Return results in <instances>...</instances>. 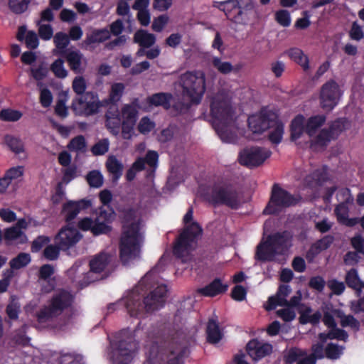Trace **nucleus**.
Returning <instances> with one entry per match:
<instances>
[{
    "mask_svg": "<svg viewBox=\"0 0 364 364\" xmlns=\"http://www.w3.org/2000/svg\"><path fill=\"white\" fill-rule=\"evenodd\" d=\"M119 218L123 224L119 242V257L123 264L139 257L141 252V235L139 225L133 221L136 217V210L130 205L116 207Z\"/></svg>",
    "mask_w": 364,
    "mask_h": 364,
    "instance_id": "nucleus-1",
    "label": "nucleus"
},
{
    "mask_svg": "<svg viewBox=\"0 0 364 364\" xmlns=\"http://www.w3.org/2000/svg\"><path fill=\"white\" fill-rule=\"evenodd\" d=\"M167 287L161 284L143 297L134 291L130 292L124 300V304L132 317L144 318L148 314L159 310L164 306Z\"/></svg>",
    "mask_w": 364,
    "mask_h": 364,
    "instance_id": "nucleus-2",
    "label": "nucleus"
},
{
    "mask_svg": "<svg viewBox=\"0 0 364 364\" xmlns=\"http://www.w3.org/2000/svg\"><path fill=\"white\" fill-rule=\"evenodd\" d=\"M212 125L223 141L231 142L233 134L229 126L234 122V110L231 102L224 95H217L210 103Z\"/></svg>",
    "mask_w": 364,
    "mask_h": 364,
    "instance_id": "nucleus-3",
    "label": "nucleus"
},
{
    "mask_svg": "<svg viewBox=\"0 0 364 364\" xmlns=\"http://www.w3.org/2000/svg\"><path fill=\"white\" fill-rule=\"evenodd\" d=\"M293 233L289 230L268 235L264 242L257 246L255 258L260 262H272L276 255H284L292 247Z\"/></svg>",
    "mask_w": 364,
    "mask_h": 364,
    "instance_id": "nucleus-4",
    "label": "nucleus"
},
{
    "mask_svg": "<svg viewBox=\"0 0 364 364\" xmlns=\"http://www.w3.org/2000/svg\"><path fill=\"white\" fill-rule=\"evenodd\" d=\"M193 218V209L191 207L188 209L183 219L185 227L177 237L173 247V255L181 259L183 262H187L186 257H189V252L203 232L201 226L197 222L191 223Z\"/></svg>",
    "mask_w": 364,
    "mask_h": 364,
    "instance_id": "nucleus-5",
    "label": "nucleus"
},
{
    "mask_svg": "<svg viewBox=\"0 0 364 364\" xmlns=\"http://www.w3.org/2000/svg\"><path fill=\"white\" fill-rule=\"evenodd\" d=\"M203 200L213 207L225 205L232 210H237L241 205V196L235 186L229 183H213L202 193Z\"/></svg>",
    "mask_w": 364,
    "mask_h": 364,
    "instance_id": "nucleus-6",
    "label": "nucleus"
},
{
    "mask_svg": "<svg viewBox=\"0 0 364 364\" xmlns=\"http://www.w3.org/2000/svg\"><path fill=\"white\" fill-rule=\"evenodd\" d=\"M110 359L112 364H129L138 350L139 343L129 329H122L110 342Z\"/></svg>",
    "mask_w": 364,
    "mask_h": 364,
    "instance_id": "nucleus-7",
    "label": "nucleus"
},
{
    "mask_svg": "<svg viewBox=\"0 0 364 364\" xmlns=\"http://www.w3.org/2000/svg\"><path fill=\"white\" fill-rule=\"evenodd\" d=\"M75 296L68 290L59 289L56 290L36 313L37 321L44 323L52 321L73 307Z\"/></svg>",
    "mask_w": 364,
    "mask_h": 364,
    "instance_id": "nucleus-8",
    "label": "nucleus"
},
{
    "mask_svg": "<svg viewBox=\"0 0 364 364\" xmlns=\"http://www.w3.org/2000/svg\"><path fill=\"white\" fill-rule=\"evenodd\" d=\"M154 346L150 350L149 360L151 364H183L184 358L189 354L187 342L172 338L165 349H161L156 354Z\"/></svg>",
    "mask_w": 364,
    "mask_h": 364,
    "instance_id": "nucleus-9",
    "label": "nucleus"
},
{
    "mask_svg": "<svg viewBox=\"0 0 364 364\" xmlns=\"http://www.w3.org/2000/svg\"><path fill=\"white\" fill-rule=\"evenodd\" d=\"M115 216L116 213L112 208L107 210L101 207L95 219L85 217L78 221L77 228L84 232L90 231L94 236L108 235L112 230V223Z\"/></svg>",
    "mask_w": 364,
    "mask_h": 364,
    "instance_id": "nucleus-10",
    "label": "nucleus"
},
{
    "mask_svg": "<svg viewBox=\"0 0 364 364\" xmlns=\"http://www.w3.org/2000/svg\"><path fill=\"white\" fill-rule=\"evenodd\" d=\"M180 85L182 87V96L188 101V107L198 105L205 91V80L203 73L187 71L180 76Z\"/></svg>",
    "mask_w": 364,
    "mask_h": 364,
    "instance_id": "nucleus-11",
    "label": "nucleus"
},
{
    "mask_svg": "<svg viewBox=\"0 0 364 364\" xmlns=\"http://www.w3.org/2000/svg\"><path fill=\"white\" fill-rule=\"evenodd\" d=\"M213 6L223 11L227 18L232 22L242 25L247 23L254 9V4L250 1L245 4H240L239 0L215 1Z\"/></svg>",
    "mask_w": 364,
    "mask_h": 364,
    "instance_id": "nucleus-12",
    "label": "nucleus"
},
{
    "mask_svg": "<svg viewBox=\"0 0 364 364\" xmlns=\"http://www.w3.org/2000/svg\"><path fill=\"white\" fill-rule=\"evenodd\" d=\"M299 202L293 194L282 188L279 183H274L271 188L269 201L263 210L264 215H279L286 208L296 205Z\"/></svg>",
    "mask_w": 364,
    "mask_h": 364,
    "instance_id": "nucleus-13",
    "label": "nucleus"
},
{
    "mask_svg": "<svg viewBox=\"0 0 364 364\" xmlns=\"http://www.w3.org/2000/svg\"><path fill=\"white\" fill-rule=\"evenodd\" d=\"M277 114L262 107L258 112L249 116L247 124L250 129L255 134H262L275 124Z\"/></svg>",
    "mask_w": 364,
    "mask_h": 364,
    "instance_id": "nucleus-14",
    "label": "nucleus"
},
{
    "mask_svg": "<svg viewBox=\"0 0 364 364\" xmlns=\"http://www.w3.org/2000/svg\"><path fill=\"white\" fill-rule=\"evenodd\" d=\"M342 92L334 80L325 82L320 90V105L323 109L330 112L338 104Z\"/></svg>",
    "mask_w": 364,
    "mask_h": 364,
    "instance_id": "nucleus-15",
    "label": "nucleus"
},
{
    "mask_svg": "<svg viewBox=\"0 0 364 364\" xmlns=\"http://www.w3.org/2000/svg\"><path fill=\"white\" fill-rule=\"evenodd\" d=\"M100 106L97 95L92 92H87L83 96L73 99L71 107L75 112L90 116L97 114Z\"/></svg>",
    "mask_w": 364,
    "mask_h": 364,
    "instance_id": "nucleus-16",
    "label": "nucleus"
},
{
    "mask_svg": "<svg viewBox=\"0 0 364 364\" xmlns=\"http://www.w3.org/2000/svg\"><path fill=\"white\" fill-rule=\"evenodd\" d=\"M272 152L267 149L253 146L244 149L240 154V164L247 167H257L270 157Z\"/></svg>",
    "mask_w": 364,
    "mask_h": 364,
    "instance_id": "nucleus-17",
    "label": "nucleus"
},
{
    "mask_svg": "<svg viewBox=\"0 0 364 364\" xmlns=\"http://www.w3.org/2000/svg\"><path fill=\"white\" fill-rule=\"evenodd\" d=\"M82 235L74 228L63 227L55 235V243L60 245L62 251H67L74 247L81 239Z\"/></svg>",
    "mask_w": 364,
    "mask_h": 364,
    "instance_id": "nucleus-18",
    "label": "nucleus"
},
{
    "mask_svg": "<svg viewBox=\"0 0 364 364\" xmlns=\"http://www.w3.org/2000/svg\"><path fill=\"white\" fill-rule=\"evenodd\" d=\"M92 205L91 200L83 198L79 200H68L63 205L61 214L67 223H72L77 215Z\"/></svg>",
    "mask_w": 364,
    "mask_h": 364,
    "instance_id": "nucleus-19",
    "label": "nucleus"
},
{
    "mask_svg": "<svg viewBox=\"0 0 364 364\" xmlns=\"http://www.w3.org/2000/svg\"><path fill=\"white\" fill-rule=\"evenodd\" d=\"M272 346L269 343L259 341L257 339L250 340L246 347L248 355L255 360L262 359L272 352Z\"/></svg>",
    "mask_w": 364,
    "mask_h": 364,
    "instance_id": "nucleus-20",
    "label": "nucleus"
},
{
    "mask_svg": "<svg viewBox=\"0 0 364 364\" xmlns=\"http://www.w3.org/2000/svg\"><path fill=\"white\" fill-rule=\"evenodd\" d=\"M111 260V256L105 252H101L96 256H95L90 261V272H86V274L85 275V283L86 284H90L94 281V279H90V274L92 273H97L100 274L102 272Z\"/></svg>",
    "mask_w": 364,
    "mask_h": 364,
    "instance_id": "nucleus-21",
    "label": "nucleus"
},
{
    "mask_svg": "<svg viewBox=\"0 0 364 364\" xmlns=\"http://www.w3.org/2000/svg\"><path fill=\"white\" fill-rule=\"evenodd\" d=\"M63 58L70 69L75 74H80L82 72V62L83 59L82 53L77 49H71L67 53L60 55Z\"/></svg>",
    "mask_w": 364,
    "mask_h": 364,
    "instance_id": "nucleus-22",
    "label": "nucleus"
},
{
    "mask_svg": "<svg viewBox=\"0 0 364 364\" xmlns=\"http://www.w3.org/2000/svg\"><path fill=\"white\" fill-rule=\"evenodd\" d=\"M228 286L221 282L218 278H215L209 284L204 287L199 288L197 292L204 296L213 297L218 294L225 293L228 290Z\"/></svg>",
    "mask_w": 364,
    "mask_h": 364,
    "instance_id": "nucleus-23",
    "label": "nucleus"
},
{
    "mask_svg": "<svg viewBox=\"0 0 364 364\" xmlns=\"http://www.w3.org/2000/svg\"><path fill=\"white\" fill-rule=\"evenodd\" d=\"M70 41L69 36L67 33L62 31L56 33L53 38L55 48L53 49V54L54 55L60 56L67 53L68 50H71L72 48H68Z\"/></svg>",
    "mask_w": 364,
    "mask_h": 364,
    "instance_id": "nucleus-24",
    "label": "nucleus"
},
{
    "mask_svg": "<svg viewBox=\"0 0 364 364\" xmlns=\"http://www.w3.org/2000/svg\"><path fill=\"white\" fill-rule=\"evenodd\" d=\"M305 117L302 114H297L290 124V139L295 141L300 139L304 132L306 133Z\"/></svg>",
    "mask_w": 364,
    "mask_h": 364,
    "instance_id": "nucleus-25",
    "label": "nucleus"
},
{
    "mask_svg": "<svg viewBox=\"0 0 364 364\" xmlns=\"http://www.w3.org/2000/svg\"><path fill=\"white\" fill-rule=\"evenodd\" d=\"M334 139L331 135V131L327 130L326 128L322 129L318 134L310 141V148L314 151H317L318 149H324L329 142Z\"/></svg>",
    "mask_w": 364,
    "mask_h": 364,
    "instance_id": "nucleus-26",
    "label": "nucleus"
},
{
    "mask_svg": "<svg viewBox=\"0 0 364 364\" xmlns=\"http://www.w3.org/2000/svg\"><path fill=\"white\" fill-rule=\"evenodd\" d=\"M207 341L210 344H216L223 338L218 321L213 318L209 319L206 327Z\"/></svg>",
    "mask_w": 364,
    "mask_h": 364,
    "instance_id": "nucleus-27",
    "label": "nucleus"
},
{
    "mask_svg": "<svg viewBox=\"0 0 364 364\" xmlns=\"http://www.w3.org/2000/svg\"><path fill=\"white\" fill-rule=\"evenodd\" d=\"M111 37L109 30L106 28L94 29L90 34H87L84 43L90 46L94 43H104Z\"/></svg>",
    "mask_w": 364,
    "mask_h": 364,
    "instance_id": "nucleus-28",
    "label": "nucleus"
},
{
    "mask_svg": "<svg viewBox=\"0 0 364 364\" xmlns=\"http://www.w3.org/2000/svg\"><path fill=\"white\" fill-rule=\"evenodd\" d=\"M173 98L172 94L169 92H158L147 97V102L152 106H161L168 109L171 107V101Z\"/></svg>",
    "mask_w": 364,
    "mask_h": 364,
    "instance_id": "nucleus-29",
    "label": "nucleus"
},
{
    "mask_svg": "<svg viewBox=\"0 0 364 364\" xmlns=\"http://www.w3.org/2000/svg\"><path fill=\"white\" fill-rule=\"evenodd\" d=\"M287 54L296 64L299 65L304 72H307L309 67V60L303 50L298 48H291L287 51Z\"/></svg>",
    "mask_w": 364,
    "mask_h": 364,
    "instance_id": "nucleus-30",
    "label": "nucleus"
},
{
    "mask_svg": "<svg viewBox=\"0 0 364 364\" xmlns=\"http://www.w3.org/2000/svg\"><path fill=\"white\" fill-rule=\"evenodd\" d=\"M326 119L325 115L317 114L310 117L306 121L305 120L306 133L309 136H314L317 130L324 124Z\"/></svg>",
    "mask_w": 364,
    "mask_h": 364,
    "instance_id": "nucleus-31",
    "label": "nucleus"
},
{
    "mask_svg": "<svg viewBox=\"0 0 364 364\" xmlns=\"http://www.w3.org/2000/svg\"><path fill=\"white\" fill-rule=\"evenodd\" d=\"M134 42L142 48H151L156 43V36L144 29L138 30L134 35Z\"/></svg>",
    "mask_w": 364,
    "mask_h": 364,
    "instance_id": "nucleus-32",
    "label": "nucleus"
},
{
    "mask_svg": "<svg viewBox=\"0 0 364 364\" xmlns=\"http://www.w3.org/2000/svg\"><path fill=\"white\" fill-rule=\"evenodd\" d=\"M107 171L112 176V181H117L122 175L123 165L114 156H109L106 161Z\"/></svg>",
    "mask_w": 364,
    "mask_h": 364,
    "instance_id": "nucleus-33",
    "label": "nucleus"
},
{
    "mask_svg": "<svg viewBox=\"0 0 364 364\" xmlns=\"http://www.w3.org/2000/svg\"><path fill=\"white\" fill-rule=\"evenodd\" d=\"M81 264L80 262H75L73 266L67 270V276L71 280L72 282L79 284L81 287L87 286L89 284L85 283V273L80 270Z\"/></svg>",
    "mask_w": 364,
    "mask_h": 364,
    "instance_id": "nucleus-34",
    "label": "nucleus"
},
{
    "mask_svg": "<svg viewBox=\"0 0 364 364\" xmlns=\"http://www.w3.org/2000/svg\"><path fill=\"white\" fill-rule=\"evenodd\" d=\"M345 282L349 288L354 289L358 295H360L363 282L360 280L356 269L352 268L346 272Z\"/></svg>",
    "mask_w": 364,
    "mask_h": 364,
    "instance_id": "nucleus-35",
    "label": "nucleus"
},
{
    "mask_svg": "<svg viewBox=\"0 0 364 364\" xmlns=\"http://www.w3.org/2000/svg\"><path fill=\"white\" fill-rule=\"evenodd\" d=\"M333 241V236L330 235L323 236L311 246L309 254L312 253L314 255L319 254L321 252L327 250L332 245Z\"/></svg>",
    "mask_w": 364,
    "mask_h": 364,
    "instance_id": "nucleus-36",
    "label": "nucleus"
},
{
    "mask_svg": "<svg viewBox=\"0 0 364 364\" xmlns=\"http://www.w3.org/2000/svg\"><path fill=\"white\" fill-rule=\"evenodd\" d=\"M271 129L272 130L269 133L268 139L273 144H279L283 138L284 132V124L277 117L276 119L275 124H274Z\"/></svg>",
    "mask_w": 364,
    "mask_h": 364,
    "instance_id": "nucleus-37",
    "label": "nucleus"
},
{
    "mask_svg": "<svg viewBox=\"0 0 364 364\" xmlns=\"http://www.w3.org/2000/svg\"><path fill=\"white\" fill-rule=\"evenodd\" d=\"M4 141L9 149L15 154H20L24 151V145L21 139L7 134Z\"/></svg>",
    "mask_w": 364,
    "mask_h": 364,
    "instance_id": "nucleus-38",
    "label": "nucleus"
},
{
    "mask_svg": "<svg viewBox=\"0 0 364 364\" xmlns=\"http://www.w3.org/2000/svg\"><path fill=\"white\" fill-rule=\"evenodd\" d=\"M30 262V255L28 253L21 252L16 257L11 259L9 264L11 269H19L27 266Z\"/></svg>",
    "mask_w": 364,
    "mask_h": 364,
    "instance_id": "nucleus-39",
    "label": "nucleus"
},
{
    "mask_svg": "<svg viewBox=\"0 0 364 364\" xmlns=\"http://www.w3.org/2000/svg\"><path fill=\"white\" fill-rule=\"evenodd\" d=\"M31 2V0H9V8L15 14L24 13Z\"/></svg>",
    "mask_w": 364,
    "mask_h": 364,
    "instance_id": "nucleus-40",
    "label": "nucleus"
},
{
    "mask_svg": "<svg viewBox=\"0 0 364 364\" xmlns=\"http://www.w3.org/2000/svg\"><path fill=\"white\" fill-rule=\"evenodd\" d=\"M22 112L10 108L0 111V120L4 122H17L22 117Z\"/></svg>",
    "mask_w": 364,
    "mask_h": 364,
    "instance_id": "nucleus-41",
    "label": "nucleus"
},
{
    "mask_svg": "<svg viewBox=\"0 0 364 364\" xmlns=\"http://www.w3.org/2000/svg\"><path fill=\"white\" fill-rule=\"evenodd\" d=\"M86 146V141L82 135H78L73 138L68 145L69 150L77 152H85Z\"/></svg>",
    "mask_w": 364,
    "mask_h": 364,
    "instance_id": "nucleus-42",
    "label": "nucleus"
},
{
    "mask_svg": "<svg viewBox=\"0 0 364 364\" xmlns=\"http://www.w3.org/2000/svg\"><path fill=\"white\" fill-rule=\"evenodd\" d=\"M146 164L151 168L148 171L147 176L153 175L158 165L159 154L156 151H148L144 158Z\"/></svg>",
    "mask_w": 364,
    "mask_h": 364,
    "instance_id": "nucleus-43",
    "label": "nucleus"
},
{
    "mask_svg": "<svg viewBox=\"0 0 364 364\" xmlns=\"http://www.w3.org/2000/svg\"><path fill=\"white\" fill-rule=\"evenodd\" d=\"M86 180L90 187L100 188L103 184V176L97 170L90 171L86 176Z\"/></svg>",
    "mask_w": 364,
    "mask_h": 364,
    "instance_id": "nucleus-44",
    "label": "nucleus"
},
{
    "mask_svg": "<svg viewBox=\"0 0 364 364\" xmlns=\"http://www.w3.org/2000/svg\"><path fill=\"white\" fill-rule=\"evenodd\" d=\"M50 70L55 77L65 78L68 75V71L64 68V59L58 58L50 65Z\"/></svg>",
    "mask_w": 364,
    "mask_h": 364,
    "instance_id": "nucleus-45",
    "label": "nucleus"
},
{
    "mask_svg": "<svg viewBox=\"0 0 364 364\" xmlns=\"http://www.w3.org/2000/svg\"><path fill=\"white\" fill-rule=\"evenodd\" d=\"M138 112L135 107L131 105H125L122 109L123 121L136 122Z\"/></svg>",
    "mask_w": 364,
    "mask_h": 364,
    "instance_id": "nucleus-46",
    "label": "nucleus"
},
{
    "mask_svg": "<svg viewBox=\"0 0 364 364\" xmlns=\"http://www.w3.org/2000/svg\"><path fill=\"white\" fill-rule=\"evenodd\" d=\"M124 88V85L122 82L114 83L109 92V100L114 103L119 102L123 95Z\"/></svg>",
    "mask_w": 364,
    "mask_h": 364,
    "instance_id": "nucleus-47",
    "label": "nucleus"
},
{
    "mask_svg": "<svg viewBox=\"0 0 364 364\" xmlns=\"http://www.w3.org/2000/svg\"><path fill=\"white\" fill-rule=\"evenodd\" d=\"M82 360V356L75 353H62L59 358L60 364H80Z\"/></svg>",
    "mask_w": 364,
    "mask_h": 364,
    "instance_id": "nucleus-48",
    "label": "nucleus"
},
{
    "mask_svg": "<svg viewBox=\"0 0 364 364\" xmlns=\"http://www.w3.org/2000/svg\"><path fill=\"white\" fill-rule=\"evenodd\" d=\"M62 250L60 245H48L43 250V257L50 261L56 260L60 255V251Z\"/></svg>",
    "mask_w": 364,
    "mask_h": 364,
    "instance_id": "nucleus-49",
    "label": "nucleus"
},
{
    "mask_svg": "<svg viewBox=\"0 0 364 364\" xmlns=\"http://www.w3.org/2000/svg\"><path fill=\"white\" fill-rule=\"evenodd\" d=\"M274 19L280 26L288 27L291 24L290 13L285 9H280L276 11Z\"/></svg>",
    "mask_w": 364,
    "mask_h": 364,
    "instance_id": "nucleus-50",
    "label": "nucleus"
},
{
    "mask_svg": "<svg viewBox=\"0 0 364 364\" xmlns=\"http://www.w3.org/2000/svg\"><path fill=\"white\" fill-rule=\"evenodd\" d=\"M213 65L220 73L228 74L232 70V65L229 62H222L221 59L218 57H215L212 61Z\"/></svg>",
    "mask_w": 364,
    "mask_h": 364,
    "instance_id": "nucleus-51",
    "label": "nucleus"
},
{
    "mask_svg": "<svg viewBox=\"0 0 364 364\" xmlns=\"http://www.w3.org/2000/svg\"><path fill=\"white\" fill-rule=\"evenodd\" d=\"M110 119H105V126L111 134L117 136L120 131L122 120L121 117H110Z\"/></svg>",
    "mask_w": 364,
    "mask_h": 364,
    "instance_id": "nucleus-52",
    "label": "nucleus"
},
{
    "mask_svg": "<svg viewBox=\"0 0 364 364\" xmlns=\"http://www.w3.org/2000/svg\"><path fill=\"white\" fill-rule=\"evenodd\" d=\"M22 236L25 240H26V235L22 232V230H18L14 226L6 228L4 230V239L8 241L16 240Z\"/></svg>",
    "mask_w": 364,
    "mask_h": 364,
    "instance_id": "nucleus-53",
    "label": "nucleus"
},
{
    "mask_svg": "<svg viewBox=\"0 0 364 364\" xmlns=\"http://www.w3.org/2000/svg\"><path fill=\"white\" fill-rule=\"evenodd\" d=\"M154 127L155 123L147 117H142L138 124V130L143 134L149 133Z\"/></svg>",
    "mask_w": 364,
    "mask_h": 364,
    "instance_id": "nucleus-54",
    "label": "nucleus"
},
{
    "mask_svg": "<svg viewBox=\"0 0 364 364\" xmlns=\"http://www.w3.org/2000/svg\"><path fill=\"white\" fill-rule=\"evenodd\" d=\"M341 325L342 327L349 326L355 330H358L360 328L359 321L352 315H343L341 316Z\"/></svg>",
    "mask_w": 364,
    "mask_h": 364,
    "instance_id": "nucleus-55",
    "label": "nucleus"
},
{
    "mask_svg": "<svg viewBox=\"0 0 364 364\" xmlns=\"http://www.w3.org/2000/svg\"><path fill=\"white\" fill-rule=\"evenodd\" d=\"M109 150V142L107 139H103L97 142L91 149L92 153L95 156H101L105 154Z\"/></svg>",
    "mask_w": 364,
    "mask_h": 364,
    "instance_id": "nucleus-56",
    "label": "nucleus"
},
{
    "mask_svg": "<svg viewBox=\"0 0 364 364\" xmlns=\"http://www.w3.org/2000/svg\"><path fill=\"white\" fill-rule=\"evenodd\" d=\"M50 241V239L48 236L45 235H39L38 236L31 244V251L33 252H39L42 247L48 244Z\"/></svg>",
    "mask_w": 364,
    "mask_h": 364,
    "instance_id": "nucleus-57",
    "label": "nucleus"
},
{
    "mask_svg": "<svg viewBox=\"0 0 364 364\" xmlns=\"http://www.w3.org/2000/svg\"><path fill=\"white\" fill-rule=\"evenodd\" d=\"M73 90L77 95L83 96L86 93V83L82 77H77L74 79Z\"/></svg>",
    "mask_w": 364,
    "mask_h": 364,
    "instance_id": "nucleus-58",
    "label": "nucleus"
},
{
    "mask_svg": "<svg viewBox=\"0 0 364 364\" xmlns=\"http://www.w3.org/2000/svg\"><path fill=\"white\" fill-rule=\"evenodd\" d=\"M23 166H18L7 170L4 176L11 183L12 180L18 179L23 175Z\"/></svg>",
    "mask_w": 364,
    "mask_h": 364,
    "instance_id": "nucleus-59",
    "label": "nucleus"
},
{
    "mask_svg": "<svg viewBox=\"0 0 364 364\" xmlns=\"http://www.w3.org/2000/svg\"><path fill=\"white\" fill-rule=\"evenodd\" d=\"M328 287L335 295L342 294L346 289L344 282H339L336 279L329 280L328 282Z\"/></svg>",
    "mask_w": 364,
    "mask_h": 364,
    "instance_id": "nucleus-60",
    "label": "nucleus"
},
{
    "mask_svg": "<svg viewBox=\"0 0 364 364\" xmlns=\"http://www.w3.org/2000/svg\"><path fill=\"white\" fill-rule=\"evenodd\" d=\"M349 36L352 40L360 41L364 37L362 27L356 22H353L349 31Z\"/></svg>",
    "mask_w": 364,
    "mask_h": 364,
    "instance_id": "nucleus-61",
    "label": "nucleus"
},
{
    "mask_svg": "<svg viewBox=\"0 0 364 364\" xmlns=\"http://www.w3.org/2000/svg\"><path fill=\"white\" fill-rule=\"evenodd\" d=\"M340 350L337 344L329 343L325 348V355L326 358L331 360H335L340 356Z\"/></svg>",
    "mask_w": 364,
    "mask_h": 364,
    "instance_id": "nucleus-62",
    "label": "nucleus"
},
{
    "mask_svg": "<svg viewBox=\"0 0 364 364\" xmlns=\"http://www.w3.org/2000/svg\"><path fill=\"white\" fill-rule=\"evenodd\" d=\"M247 295L246 289L242 285L235 286L231 291L232 298L237 301H242L245 299Z\"/></svg>",
    "mask_w": 364,
    "mask_h": 364,
    "instance_id": "nucleus-63",
    "label": "nucleus"
},
{
    "mask_svg": "<svg viewBox=\"0 0 364 364\" xmlns=\"http://www.w3.org/2000/svg\"><path fill=\"white\" fill-rule=\"evenodd\" d=\"M350 244L355 252L364 255V238L360 235H356L350 239Z\"/></svg>",
    "mask_w": 364,
    "mask_h": 364,
    "instance_id": "nucleus-64",
    "label": "nucleus"
}]
</instances>
